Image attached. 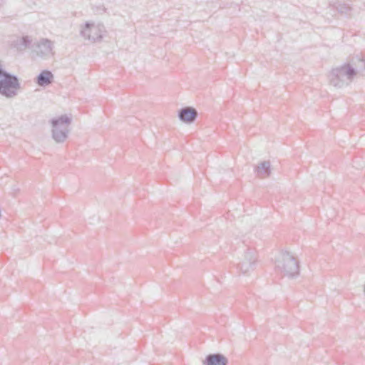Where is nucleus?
I'll return each instance as SVG.
<instances>
[{"label":"nucleus","mask_w":365,"mask_h":365,"mask_svg":"<svg viewBox=\"0 0 365 365\" xmlns=\"http://www.w3.org/2000/svg\"><path fill=\"white\" fill-rule=\"evenodd\" d=\"M353 68L356 73L365 74V58L362 55H356L351 60Z\"/></svg>","instance_id":"obj_12"},{"label":"nucleus","mask_w":365,"mask_h":365,"mask_svg":"<svg viewBox=\"0 0 365 365\" xmlns=\"http://www.w3.org/2000/svg\"><path fill=\"white\" fill-rule=\"evenodd\" d=\"M53 43L47 38L41 39L34 48V52L38 56L48 58L53 56Z\"/></svg>","instance_id":"obj_7"},{"label":"nucleus","mask_w":365,"mask_h":365,"mask_svg":"<svg viewBox=\"0 0 365 365\" xmlns=\"http://www.w3.org/2000/svg\"><path fill=\"white\" fill-rule=\"evenodd\" d=\"M178 117L182 122L192 123L197 117V111L192 107H185L179 110Z\"/></svg>","instance_id":"obj_8"},{"label":"nucleus","mask_w":365,"mask_h":365,"mask_svg":"<svg viewBox=\"0 0 365 365\" xmlns=\"http://www.w3.org/2000/svg\"><path fill=\"white\" fill-rule=\"evenodd\" d=\"M275 267L288 277H294L299 273V262L287 251L280 253L275 261Z\"/></svg>","instance_id":"obj_1"},{"label":"nucleus","mask_w":365,"mask_h":365,"mask_svg":"<svg viewBox=\"0 0 365 365\" xmlns=\"http://www.w3.org/2000/svg\"><path fill=\"white\" fill-rule=\"evenodd\" d=\"M22 44L26 47L31 44V40L29 39V36H24L22 38Z\"/></svg>","instance_id":"obj_14"},{"label":"nucleus","mask_w":365,"mask_h":365,"mask_svg":"<svg viewBox=\"0 0 365 365\" xmlns=\"http://www.w3.org/2000/svg\"><path fill=\"white\" fill-rule=\"evenodd\" d=\"M203 365H227V359L221 354H208L203 361Z\"/></svg>","instance_id":"obj_9"},{"label":"nucleus","mask_w":365,"mask_h":365,"mask_svg":"<svg viewBox=\"0 0 365 365\" xmlns=\"http://www.w3.org/2000/svg\"><path fill=\"white\" fill-rule=\"evenodd\" d=\"M355 76L353 66L344 64L340 67L334 68L329 75L330 83L334 87L341 88L348 85Z\"/></svg>","instance_id":"obj_4"},{"label":"nucleus","mask_w":365,"mask_h":365,"mask_svg":"<svg viewBox=\"0 0 365 365\" xmlns=\"http://www.w3.org/2000/svg\"><path fill=\"white\" fill-rule=\"evenodd\" d=\"M256 175L259 178H267L271 173L270 162L263 161L255 168Z\"/></svg>","instance_id":"obj_13"},{"label":"nucleus","mask_w":365,"mask_h":365,"mask_svg":"<svg viewBox=\"0 0 365 365\" xmlns=\"http://www.w3.org/2000/svg\"><path fill=\"white\" fill-rule=\"evenodd\" d=\"M2 67H3V66H2V64L0 63V71H1Z\"/></svg>","instance_id":"obj_15"},{"label":"nucleus","mask_w":365,"mask_h":365,"mask_svg":"<svg viewBox=\"0 0 365 365\" xmlns=\"http://www.w3.org/2000/svg\"><path fill=\"white\" fill-rule=\"evenodd\" d=\"M257 255L254 250L247 249L237 264V269L242 274H249L255 270L257 265Z\"/></svg>","instance_id":"obj_5"},{"label":"nucleus","mask_w":365,"mask_h":365,"mask_svg":"<svg viewBox=\"0 0 365 365\" xmlns=\"http://www.w3.org/2000/svg\"><path fill=\"white\" fill-rule=\"evenodd\" d=\"M329 5L336 9L341 15H344L346 16H349L351 15L352 8L345 2L340 1H331L329 2Z\"/></svg>","instance_id":"obj_10"},{"label":"nucleus","mask_w":365,"mask_h":365,"mask_svg":"<svg viewBox=\"0 0 365 365\" xmlns=\"http://www.w3.org/2000/svg\"><path fill=\"white\" fill-rule=\"evenodd\" d=\"M53 78V75L51 71L44 70L36 77V83L41 87H45L51 83Z\"/></svg>","instance_id":"obj_11"},{"label":"nucleus","mask_w":365,"mask_h":365,"mask_svg":"<svg viewBox=\"0 0 365 365\" xmlns=\"http://www.w3.org/2000/svg\"><path fill=\"white\" fill-rule=\"evenodd\" d=\"M104 31L103 25H95L93 23L86 22L81 31V35L86 39L96 41L103 38Z\"/></svg>","instance_id":"obj_6"},{"label":"nucleus","mask_w":365,"mask_h":365,"mask_svg":"<svg viewBox=\"0 0 365 365\" xmlns=\"http://www.w3.org/2000/svg\"><path fill=\"white\" fill-rule=\"evenodd\" d=\"M52 126V138L57 143H62L68 138L69 133V125L71 123V118L66 115L52 118L50 120Z\"/></svg>","instance_id":"obj_3"},{"label":"nucleus","mask_w":365,"mask_h":365,"mask_svg":"<svg viewBox=\"0 0 365 365\" xmlns=\"http://www.w3.org/2000/svg\"><path fill=\"white\" fill-rule=\"evenodd\" d=\"M20 88L18 77L2 68L0 71V94L7 98H12L18 95Z\"/></svg>","instance_id":"obj_2"}]
</instances>
